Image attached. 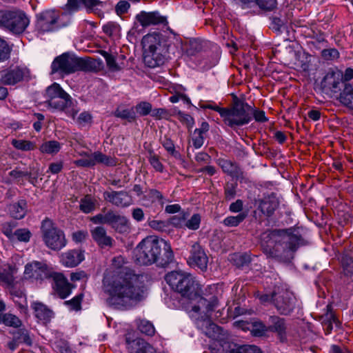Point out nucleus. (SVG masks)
Wrapping results in <instances>:
<instances>
[{
    "label": "nucleus",
    "mask_w": 353,
    "mask_h": 353,
    "mask_svg": "<svg viewBox=\"0 0 353 353\" xmlns=\"http://www.w3.org/2000/svg\"><path fill=\"white\" fill-rule=\"evenodd\" d=\"M0 323L14 328L21 327L23 324L18 316L11 313H0Z\"/></svg>",
    "instance_id": "35"
},
{
    "label": "nucleus",
    "mask_w": 353,
    "mask_h": 353,
    "mask_svg": "<svg viewBox=\"0 0 353 353\" xmlns=\"http://www.w3.org/2000/svg\"><path fill=\"white\" fill-rule=\"evenodd\" d=\"M29 24L30 19L22 10H0V27L15 35L23 34Z\"/></svg>",
    "instance_id": "8"
},
{
    "label": "nucleus",
    "mask_w": 353,
    "mask_h": 353,
    "mask_svg": "<svg viewBox=\"0 0 353 353\" xmlns=\"http://www.w3.org/2000/svg\"><path fill=\"white\" fill-rule=\"evenodd\" d=\"M59 15L54 10H46L37 15V28L42 32L57 29Z\"/></svg>",
    "instance_id": "17"
},
{
    "label": "nucleus",
    "mask_w": 353,
    "mask_h": 353,
    "mask_svg": "<svg viewBox=\"0 0 353 353\" xmlns=\"http://www.w3.org/2000/svg\"><path fill=\"white\" fill-rule=\"evenodd\" d=\"M148 161L153 168L159 172L163 171V165L159 160V157L156 155L152 150L149 152Z\"/></svg>",
    "instance_id": "55"
},
{
    "label": "nucleus",
    "mask_w": 353,
    "mask_h": 353,
    "mask_svg": "<svg viewBox=\"0 0 353 353\" xmlns=\"http://www.w3.org/2000/svg\"><path fill=\"white\" fill-rule=\"evenodd\" d=\"M252 119V108L246 102L236 98L233 105L229 108L225 123L234 129L248 124Z\"/></svg>",
    "instance_id": "9"
},
{
    "label": "nucleus",
    "mask_w": 353,
    "mask_h": 353,
    "mask_svg": "<svg viewBox=\"0 0 353 353\" xmlns=\"http://www.w3.org/2000/svg\"><path fill=\"white\" fill-rule=\"evenodd\" d=\"M13 268L12 266H8V270L0 268V281L7 285L8 287H12L14 284V277L12 275Z\"/></svg>",
    "instance_id": "47"
},
{
    "label": "nucleus",
    "mask_w": 353,
    "mask_h": 353,
    "mask_svg": "<svg viewBox=\"0 0 353 353\" xmlns=\"http://www.w3.org/2000/svg\"><path fill=\"white\" fill-rule=\"evenodd\" d=\"M91 236L97 245L102 248H112L114 240L108 235L106 229L103 226H97L90 230Z\"/></svg>",
    "instance_id": "22"
},
{
    "label": "nucleus",
    "mask_w": 353,
    "mask_h": 353,
    "mask_svg": "<svg viewBox=\"0 0 353 353\" xmlns=\"http://www.w3.org/2000/svg\"><path fill=\"white\" fill-rule=\"evenodd\" d=\"M95 61L84 59L68 52L57 57L51 64V74H70L77 71H91Z\"/></svg>",
    "instance_id": "5"
},
{
    "label": "nucleus",
    "mask_w": 353,
    "mask_h": 353,
    "mask_svg": "<svg viewBox=\"0 0 353 353\" xmlns=\"http://www.w3.org/2000/svg\"><path fill=\"white\" fill-rule=\"evenodd\" d=\"M350 82L343 81V74L339 71H329L324 77L321 85L323 90L330 91L334 94L342 92L346 84Z\"/></svg>",
    "instance_id": "14"
},
{
    "label": "nucleus",
    "mask_w": 353,
    "mask_h": 353,
    "mask_svg": "<svg viewBox=\"0 0 353 353\" xmlns=\"http://www.w3.org/2000/svg\"><path fill=\"white\" fill-rule=\"evenodd\" d=\"M134 257L139 265L156 263L159 267H165L172 261L174 254L167 241L155 236H148L137 245Z\"/></svg>",
    "instance_id": "3"
},
{
    "label": "nucleus",
    "mask_w": 353,
    "mask_h": 353,
    "mask_svg": "<svg viewBox=\"0 0 353 353\" xmlns=\"http://www.w3.org/2000/svg\"><path fill=\"white\" fill-rule=\"evenodd\" d=\"M217 164L222 171L236 181H242L245 179V174L239 164L234 161L219 158L216 161Z\"/></svg>",
    "instance_id": "18"
},
{
    "label": "nucleus",
    "mask_w": 353,
    "mask_h": 353,
    "mask_svg": "<svg viewBox=\"0 0 353 353\" xmlns=\"http://www.w3.org/2000/svg\"><path fill=\"white\" fill-rule=\"evenodd\" d=\"M79 2H81L90 10H92L95 7L103 3L100 0H68L67 6L70 10H77Z\"/></svg>",
    "instance_id": "36"
},
{
    "label": "nucleus",
    "mask_w": 353,
    "mask_h": 353,
    "mask_svg": "<svg viewBox=\"0 0 353 353\" xmlns=\"http://www.w3.org/2000/svg\"><path fill=\"white\" fill-rule=\"evenodd\" d=\"M151 116L155 119H168L170 116L169 110L165 108H155L152 110Z\"/></svg>",
    "instance_id": "60"
},
{
    "label": "nucleus",
    "mask_w": 353,
    "mask_h": 353,
    "mask_svg": "<svg viewBox=\"0 0 353 353\" xmlns=\"http://www.w3.org/2000/svg\"><path fill=\"white\" fill-rule=\"evenodd\" d=\"M333 323L337 325L339 321L332 311V306L328 305L327 306V312L322 316V325L326 334H329L332 332Z\"/></svg>",
    "instance_id": "32"
},
{
    "label": "nucleus",
    "mask_w": 353,
    "mask_h": 353,
    "mask_svg": "<svg viewBox=\"0 0 353 353\" xmlns=\"http://www.w3.org/2000/svg\"><path fill=\"white\" fill-rule=\"evenodd\" d=\"M83 294H79L70 301H66L64 304L68 305L71 310H79L81 309V303L83 299Z\"/></svg>",
    "instance_id": "59"
},
{
    "label": "nucleus",
    "mask_w": 353,
    "mask_h": 353,
    "mask_svg": "<svg viewBox=\"0 0 353 353\" xmlns=\"http://www.w3.org/2000/svg\"><path fill=\"white\" fill-rule=\"evenodd\" d=\"M30 70L23 65H11L1 72L0 83L4 85H15L30 79Z\"/></svg>",
    "instance_id": "11"
},
{
    "label": "nucleus",
    "mask_w": 353,
    "mask_h": 353,
    "mask_svg": "<svg viewBox=\"0 0 353 353\" xmlns=\"http://www.w3.org/2000/svg\"><path fill=\"white\" fill-rule=\"evenodd\" d=\"M128 349L130 353H154V348L142 339L128 342Z\"/></svg>",
    "instance_id": "29"
},
{
    "label": "nucleus",
    "mask_w": 353,
    "mask_h": 353,
    "mask_svg": "<svg viewBox=\"0 0 353 353\" xmlns=\"http://www.w3.org/2000/svg\"><path fill=\"white\" fill-rule=\"evenodd\" d=\"M143 199L150 201L152 203L156 202L163 207L164 204V196L163 194L156 189H150L145 195L143 196Z\"/></svg>",
    "instance_id": "42"
},
{
    "label": "nucleus",
    "mask_w": 353,
    "mask_h": 353,
    "mask_svg": "<svg viewBox=\"0 0 353 353\" xmlns=\"http://www.w3.org/2000/svg\"><path fill=\"white\" fill-rule=\"evenodd\" d=\"M12 145L16 149L22 151L33 150L37 148L35 143L23 139H13L12 141Z\"/></svg>",
    "instance_id": "45"
},
{
    "label": "nucleus",
    "mask_w": 353,
    "mask_h": 353,
    "mask_svg": "<svg viewBox=\"0 0 353 353\" xmlns=\"http://www.w3.org/2000/svg\"><path fill=\"white\" fill-rule=\"evenodd\" d=\"M15 341L19 343H24L28 346H32V339L30 336V331L24 327H18V330L10 332Z\"/></svg>",
    "instance_id": "33"
},
{
    "label": "nucleus",
    "mask_w": 353,
    "mask_h": 353,
    "mask_svg": "<svg viewBox=\"0 0 353 353\" xmlns=\"http://www.w3.org/2000/svg\"><path fill=\"white\" fill-rule=\"evenodd\" d=\"M51 280L54 290L61 299H65L70 295L74 285L68 282L62 273L55 272Z\"/></svg>",
    "instance_id": "19"
},
{
    "label": "nucleus",
    "mask_w": 353,
    "mask_h": 353,
    "mask_svg": "<svg viewBox=\"0 0 353 353\" xmlns=\"http://www.w3.org/2000/svg\"><path fill=\"white\" fill-rule=\"evenodd\" d=\"M263 252L279 262L289 263L306 241L294 228L268 230L261 234Z\"/></svg>",
    "instance_id": "1"
},
{
    "label": "nucleus",
    "mask_w": 353,
    "mask_h": 353,
    "mask_svg": "<svg viewBox=\"0 0 353 353\" xmlns=\"http://www.w3.org/2000/svg\"><path fill=\"white\" fill-rule=\"evenodd\" d=\"M14 236L19 241L28 242L31 236V232L28 229H18L14 231Z\"/></svg>",
    "instance_id": "61"
},
{
    "label": "nucleus",
    "mask_w": 353,
    "mask_h": 353,
    "mask_svg": "<svg viewBox=\"0 0 353 353\" xmlns=\"http://www.w3.org/2000/svg\"><path fill=\"white\" fill-rule=\"evenodd\" d=\"M46 97L48 99V104L50 106H58L60 107L58 103L56 102L57 98L68 97V93H66L57 83H54L46 89Z\"/></svg>",
    "instance_id": "27"
},
{
    "label": "nucleus",
    "mask_w": 353,
    "mask_h": 353,
    "mask_svg": "<svg viewBox=\"0 0 353 353\" xmlns=\"http://www.w3.org/2000/svg\"><path fill=\"white\" fill-rule=\"evenodd\" d=\"M199 303L205 306L206 312L209 313L214 310L218 305V299L215 296H212L210 300L204 298H200Z\"/></svg>",
    "instance_id": "57"
},
{
    "label": "nucleus",
    "mask_w": 353,
    "mask_h": 353,
    "mask_svg": "<svg viewBox=\"0 0 353 353\" xmlns=\"http://www.w3.org/2000/svg\"><path fill=\"white\" fill-rule=\"evenodd\" d=\"M42 239L46 245L54 251L61 250L67 243L64 232L55 226L50 219H46L41 223Z\"/></svg>",
    "instance_id": "10"
},
{
    "label": "nucleus",
    "mask_w": 353,
    "mask_h": 353,
    "mask_svg": "<svg viewBox=\"0 0 353 353\" xmlns=\"http://www.w3.org/2000/svg\"><path fill=\"white\" fill-rule=\"evenodd\" d=\"M162 145L167 152L176 159H181V155L180 152L175 150V146L172 141L170 139L165 138L162 142Z\"/></svg>",
    "instance_id": "51"
},
{
    "label": "nucleus",
    "mask_w": 353,
    "mask_h": 353,
    "mask_svg": "<svg viewBox=\"0 0 353 353\" xmlns=\"http://www.w3.org/2000/svg\"><path fill=\"white\" fill-rule=\"evenodd\" d=\"M247 217V213L245 212H240L236 216H230L226 217L223 223L228 227H236L241 223H242L245 219Z\"/></svg>",
    "instance_id": "46"
},
{
    "label": "nucleus",
    "mask_w": 353,
    "mask_h": 353,
    "mask_svg": "<svg viewBox=\"0 0 353 353\" xmlns=\"http://www.w3.org/2000/svg\"><path fill=\"white\" fill-rule=\"evenodd\" d=\"M137 283L138 277L130 268H117L111 283H108L110 296L106 299L107 304L119 310L130 308L142 296L143 290Z\"/></svg>",
    "instance_id": "2"
},
{
    "label": "nucleus",
    "mask_w": 353,
    "mask_h": 353,
    "mask_svg": "<svg viewBox=\"0 0 353 353\" xmlns=\"http://www.w3.org/2000/svg\"><path fill=\"white\" fill-rule=\"evenodd\" d=\"M114 115L116 117L126 119L128 122H133L136 120V113L134 108L131 109H123L118 108L114 112Z\"/></svg>",
    "instance_id": "40"
},
{
    "label": "nucleus",
    "mask_w": 353,
    "mask_h": 353,
    "mask_svg": "<svg viewBox=\"0 0 353 353\" xmlns=\"http://www.w3.org/2000/svg\"><path fill=\"white\" fill-rule=\"evenodd\" d=\"M137 325L139 331L148 336H152L155 330L152 323L146 320H139Z\"/></svg>",
    "instance_id": "49"
},
{
    "label": "nucleus",
    "mask_w": 353,
    "mask_h": 353,
    "mask_svg": "<svg viewBox=\"0 0 353 353\" xmlns=\"http://www.w3.org/2000/svg\"><path fill=\"white\" fill-rule=\"evenodd\" d=\"M61 149V144L57 141H48L43 143L39 147V150L42 153L57 154Z\"/></svg>",
    "instance_id": "39"
},
{
    "label": "nucleus",
    "mask_w": 353,
    "mask_h": 353,
    "mask_svg": "<svg viewBox=\"0 0 353 353\" xmlns=\"http://www.w3.org/2000/svg\"><path fill=\"white\" fill-rule=\"evenodd\" d=\"M12 47L0 37V63L8 61L10 58Z\"/></svg>",
    "instance_id": "48"
},
{
    "label": "nucleus",
    "mask_w": 353,
    "mask_h": 353,
    "mask_svg": "<svg viewBox=\"0 0 353 353\" xmlns=\"http://www.w3.org/2000/svg\"><path fill=\"white\" fill-rule=\"evenodd\" d=\"M256 5L264 10H272L276 5V0H256Z\"/></svg>",
    "instance_id": "62"
},
{
    "label": "nucleus",
    "mask_w": 353,
    "mask_h": 353,
    "mask_svg": "<svg viewBox=\"0 0 353 353\" xmlns=\"http://www.w3.org/2000/svg\"><path fill=\"white\" fill-rule=\"evenodd\" d=\"M119 30V26L114 22H109L103 26V31L108 36L115 34Z\"/></svg>",
    "instance_id": "64"
},
{
    "label": "nucleus",
    "mask_w": 353,
    "mask_h": 353,
    "mask_svg": "<svg viewBox=\"0 0 353 353\" xmlns=\"http://www.w3.org/2000/svg\"><path fill=\"white\" fill-rule=\"evenodd\" d=\"M250 332L254 336H265L269 332L268 326L265 325L262 321H254L251 325Z\"/></svg>",
    "instance_id": "41"
},
{
    "label": "nucleus",
    "mask_w": 353,
    "mask_h": 353,
    "mask_svg": "<svg viewBox=\"0 0 353 353\" xmlns=\"http://www.w3.org/2000/svg\"><path fill=\"white\" fill-rule=\"evenodd\" d=\"M339 53L335 48L325 49L321 52V56L325 60H332L339 57Z\"/></svg>",
    "instance_id": "63"
},
{
    "label": "nucleus",
    "mask_w": 353,
    "mask_h": 353,
    "mask_svg": "<svg viewBox=\"0 0 353 353\" xmlns=\"http://www.w3.org/2000/svg\"><path fill=\"white\" fill-rule=\"evenodd\" d=\"M83 259V252L77 249L68 250L61 256L62 265L68 268L77 266Z\"/></svg>",
    "instance_id": "25"
},
{
    "label": "nucleus",
    "mask_w": 353,
    "mask_h": 353,
    "mask_svg": "<svg viewBox=\"0 0 353 353\" xmlns=\"http://www.w3.org/2000/svg\"><path fill=\"white\" fill-rule=\"evenodd\" d=\"M269 332H276L281 342L287 340V325L285 319L278 316H270L269 317Z\"/></svg>",
    "instance_id": "23"
},
{
    "label": "nucleus",
    "mask_w": 353,
    "mask_h": 353,
    "mask_svg": "<svg viewBox=\"0 0 353 353\" xmlns=\"http://www.w3.org/2000/svg\"><path fill=\"white\" fill-rule=\"evenodd\" d=\"M201 223V216L199 214H194L190 219L185 222V226L192 230L199 229Z\"/></svg>",
    "instance_id": "58"
},
{
    "label": "nucleus",
    "mask_w": 353,
    "mask_h": 353,
    "mask_svg": "<svg viewBox=\"0 0 353 353\" xmlns=\"http://www.w3.org/2000/svg\"><path fill=\"white\" fill-rule=\"evenodd\" d=\"M188 262L191 266L197 267L202 272L206 271L208 257L205 250L199 242H193L190 245Z\"/></svg>",
    "instance_id": "15"
},
{
    "label": "nucleus",
    "mask_w": 353,
    "mask_h": 353,
    "mask_svg": "<svg viewBox=\"0 0 353 353\" xmlns=\"http://www.w3.org/2000/svg\"><path fill=\"white\" fill-rule=\"evenodd\" d=\"M256 202L258 203V209L268 217L272 216L279 205V199L276 194L274 192L264 195Z\"/></svg>",
    "instance_id": "20"
},
{
    "label": "nucleus",
    "mask_w": 353,
    "mask_h": 353,
    "mask_svg": "<svg viewBox=\"0 0 353 353\" xmlns=\"http://www.w3.org/2000/svg\"><path fill=\"white\" fill-rule=\"evenodd\" d=\"M30 171H27L28 172L27 176L28 181L32 184L33 185H35L37 183V179L39 176V168L38 167L37 163H32L29 166Z\"/></svg>",
    "instance_id": "52"
},
{
    "label": "nucleus",
    "mask_w": 353,
    "mask_h": 353,
    "mask_svg": "<svg viewBox=\"0 0 353 353\" xmlns=\"http://www.w3.org/2000/svg\"><path fill=\"white\" fill-rule=\"evenodd\" d=\"M143 56L145 64L150 68L163 65L168 54V41L159 32L145 35L142 40Z\"/></svg>",
    "instance_id": "4"
},
{
    "label": "nucleus",
    "mask_w": 353,
    "mask_h": 353,
    "mask_svg": "<svg viewBox=\"0 0 353 353\" xmlns=\"http://www.w3.org/2000/svg\"><path fill=\"white\" fill-rule=\"evenodd\" d=\"M165 280L182 297L188 300H194L198 297L196 283L190 274L172 271L165 274Z\"/></svg>",
    "instance_id": "6"
},
{
    "label": "nucleus",
    "mask_w": 353,
    "mask_h": 353,
    "mask_svg": "<svg viewBox=\"0 0 353 353\" xmlns=\"http://www.w3.org/2000/svg\"><path fill=\"white\" fill-rule=\"evenodd\" d=\"M32 308L34 310L35 316L43 324L48 323L54 316V312L46 305L40 302L33 303Z\"/></svg>",
    "instance_id": "26"
},
{
    "label": "nucleus",
    "mask_w": 353,
    "mask_h": 353,
    "mask_svg": "<svg viewBox=\"0 0 353 353\" xmlns=\"http://www.w3.org/2000/svg\"><path fill=\"white\" fill-rule=\"evenodd\" d=\"M226 353H262L261 350L256 345H233L230 347V350Z\"/></svg>",
    "instance_id": "38"
},
{
    "label": "nucleus",
    "mask_w": 353,
    "mask_h": 353,
    "mask_svg": "<svg viewBox=\"0 0 353 353\" xmlns=\"http://www.w3.org/2000/svg\"><path fill=\"white\" fill-rule=\"evenodd\" d=\"M203 48L202 42L199 39L190 40L186 44V52L189 56H194L201 51Z\"/></svg>",
    "instance_id": "44"
},
{
    "label": "nucleus",
    "mask_w": 353,
    "mask_h": 353,
    "mask_svg": "<svg viewBox=\"0 0 353 353\" xmlns=\"http://www.w3.org/2000/svg\"><path fill=\"white\" fill-rule=\"evenodd\" d=\"M136 19L143 27L163 24L166 22V18L161 16L159 12L141 11L136 16Z\"/></svg>",
    "instance_id": "24"
},
{
    "label": "nucleus",
    "mask_w": 353,
    "mask_h": 353,
    "mask_svg": "<svg viewBox=\"0 0 353 353\" xmlns=\"http://www.w3.org/2000/svg\"><path fill=\"white\" fill-rule=\"evenodd\" d=\"M97 201L90 194H86L79 201V210L85 213L89 214L96 209Z\"/></svg>",
    "instance_id": "34"
},
{
    "label": "nucleus",
    "mask_w": 353,
    "mask_h": 353,
    "mask_svg": "<svg viewBox=\"0 0 353 353\" xmlns=\"http://www.w3.org/2000/svg\"><path fill=\"white\" fill-rule=\"evenodd\" d=\"M55 271L45 262L34 261L25 266L24 276L26 279L43 281L51 279Z\"/></svg>",
    "instance_id": "12"
},
{
    "label": "nucleus",
    "mask_w": 353,
    "mask_h": 353,
    "mask_svg": "<svg viewBox=\"0 0 353 353\" xmlns=\"http://www.w3.org/2000/svg\"><path fill=\"white\" fill-rule=\"evenodd\" d=\"M196 325L205 336L213 340L222 341L225 338V333L222 327L212 322L209 318L196 319Z\"/></svg>",
    "instance_id": "16"
},
{
    "label": "nucleus",
    "mask_w": 353,
    "mask_h": 353,
    "mask_svg": "<svg viewBox=\"0 0 353 353\" xmlns=\"http://www.w3.org/2000/svg\"><path fill=\"white\" fill-rule=\"evenodd\" d=\"M232 259L235 265L238 268H242L243 266L248 265L251 261L250 255L246 253L234 254Z\"/></svg>",
    "instance_id": "56"
},
{
    "label": "nucleus",
    "mask_w": 353,
    "mask_h": 353,
    "mask_svg": "<svg viewBox=\"0 0 353 353\" xmlns=\"http://www.w3.org/2000/svg\"><path fill=\"white\" fill-rule=\"evenodd\" d=\"M136 112L141 117L151 114L152 113V104L149 102L141 101L134 107Z\"/></svg>",
    "instance_id": "53"
},
{
    "label": "nucleus",
    "mask_w": 353,
    "mask_h": 353,
    "mask_svg": "<svg viewBox=\"0 0 353 353\" xmlns=\"http://www.w3.org/2000/svg\"><path fill=\"white\" fill-rule=\"evenodd\" d=\"M105 201L119 208H126L132 203V199L125 191H105L103 192Z\"/></svg>",
    "instance_id": "21"
},
{
    "label": "nucleus",
    "mask_w": 353,
    "mask_h": 353,
    "mask_svg": "<svg viewBox=\"0 0 353 353\" xmlns=\"http://www.w3.org/2000/svg\"><path fill=\"white\" fill-rule=\"evenodd\" d=\"M236 182H226L224 185V196L226 201L233 199L236 194Z\"/></svg>",
    "instance_id": "50"
},
{
    "label": "nucleus",
    "mask_w": 353,
    "mask_h": 353,
    "mask_svg": "<svg viewBox=\"0 0 353 353\" xmlns=\"http://www.w3.org/2000/svg\"><path fill=\"white\" fill-rule=\"evenodd\" d=\"M56 102L59 103L60 107L58 106H51L52 108L59 109L64 111L69 117H71L72 119H74L77 115L78 110H74L73 108V103L71 100L70 96L68 94V97L63 98H57Z\"/></svg>",
    "instance_id": "30"
},
{
    "label": "nucleus",
    "mask_w": 353,
    "mask_h": 353,
    "mask_svg": "<svg viewBox=\"0 0 353 353\" xmlns=\"http://www.w3.org/2000/svg\"><path fill=\"white\" fill-rule=\"evenodd\" d=\"M99 53L105 58L108 69L112 72L121 70V67L117 63L115 57L105 50H99Z\"/></svg>",
    "instance_id": "43"
},
{
    "label": "nucleus",
    "mask_w": 353,
    "mask_h": 353,
    "mask_svg": "<svg viewBox=\"0 0 353 353\" xmlns=\"http://www.w3.org/2000/svg\"><path fill=\"white\" fill-rule=\"evenodd\" d=\"M89 154L91 161L94 163V165L97 163H103L108 166H114L116 165V161L113 158L108 157L101 152H95Z\"/></svg>",
    "instance_id": "37"
},
{
    "label": "nucleus",
    "mask_w": 353,
    "mask_h": 353,
    "mask_svg": "<svg viewBox=\"0 0 353 353\" xmlns=\"http://www.w3.org/2000/svg\"><path fill=\"white\" fill-rule=\"evenodd\" d=\"M271 300L279 313L281 315H289L294 308L295 299L288 291L273 292Z\"/></svg>",
    "instance_id": "13"
},
{
    "label": "nucleus",
    "mask_w": 353,
    "mask_h": 353,
    "mask_svg": "<svg viewBox=\"0 0 353 353\" xmlns=\"http://www.w3.org/2000/svg\"><path fill=\"white\" fill-rule=\"evenodd\" d=\"M8 211L12 217L21 219L24 217L27 212V202L22 199L17 203L10 204Z\"/></svg>",
    "instance_id": "31"
},
{
    "label": "nucleus",
    "mask_w": 353,
    "mask_h": 353,
    "mask_svg": "<svg viewBox=\"0 0 353 353\" xmlns=\"http://www.w3.org/2000/svg\"><path fill=\"white\" fill-rule=\"evenodd\" d=\"M102 212L91 217L90 221L94 224L109 225L116 232L121 234L130 233L131 224L126 216L112 210H107L106 208L102 209Z\"/></svg>",
    "instance_id": "7"
},
{
    "label": "nucleus",
    "mask_w": 353,
    "mask_h": 353,
    "mask_svg": "<svg viewBox=\"0 0 353 353\" xmlns=\"http://www.w3.org/2000/svg\"><path fill=\"white\" fill-rule=\"evenodd\" d=\"M148 224L152 229L163 232L166 231L169 227V223L166 221L148 219Z\"/></svg>",
    "instance_id": "54"
},
{
    "label": "nucleus",
    "mask_w": 353,
    "mask_h": 353,
    "mask_svg": "<svg viewBox=\"0 0 353 353\" xmlns=\"http://www.w3.org/2000/svg\"><path fill=\"white\" fill-rule=\"evenodd\" d=\"M337 100L350 111L353 112V83L346 84Z\"/></svg>",
    "instance_id": "28"
}]
</instances>
